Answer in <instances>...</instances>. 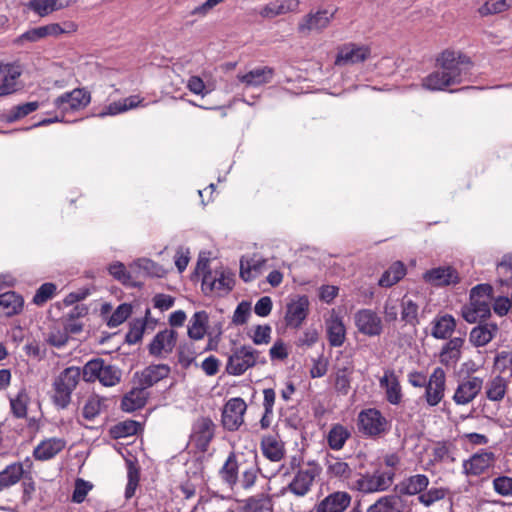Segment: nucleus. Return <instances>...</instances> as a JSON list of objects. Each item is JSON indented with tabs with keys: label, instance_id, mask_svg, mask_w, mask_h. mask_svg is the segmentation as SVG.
I'll use <instances>...</instances> for the list:
<instances>
[{
	"label": "nucleus",
	"instance_id": "1",
	"mask_svg": "<svg viewBox=\"0 0 512 512\" xmlns=\"http://www.w3.org/2000/svg\"><path fill=\"white\" fill-rule=\"evenodd\" d=\"M255 482H228L229 492L219 493L207 488L205 482H169V493L167 496L171 501L190 500L198 495V502L194 511L199 512H229L233 505V485H239L245 490L250 489ZM280 496L277 493H270L259 499L251 497L239 512H272L270 508V497Z\"/></svg>",
	"mask_w": 512,
	"mask_h": 512
},
{
	"label": "nucleus",
	"instance_id": "2",
	"mask_svg": "<svg viewBox=\"0 0 512 512\" xmlns=\"http://www.w3.org/2000/svg\"><path fill=\"white\" fill-rule=\"evenodd\" d=\"M441 71H433L423 79V87L431 91L445 90L447 87L464 82L463 69L458 67L456 52L444 50L437 58Z\"/></svg>",
	"mask_w": 512,
	"mask_h": 512
},
{
	"label": "nucleus",
	"instance_id": "3",
	"mask_svg": "<svg viewBox=\"0 0 512 512\" xmlns=\"http://www.w3.org/2000/svg\"><path fill=\"white\" fill-rule=\"evenodd\" d=\"M429 484L430 482H399L395 485V491L407 496L416 495L418 501L427 507L446 498L452 504L453 493L444 487Z\"/></svg>",
	"mask_w": 512,
	"mask_h": 512
},
{
	"label": "nucleus",
	"instance_id": "4",
	"mask_svg": "<svg viewBox=\"0 0 512 512\" xmlns=\"http://www.w3.org/2000/svg\"><path fill=\"white\" fill-rule=\"evenodd\" d=\"M232 353L228 356L226 364V373L233 376H241L248 369L257 364H267V359L260 356V351L250 345H242L232 348Z\"/></svg>",
	"mask_w": 512,
	"mask_h": 512
},
{
	"label": "nucleus",
	"instance_id": "5",
	"mask_svg": "<svg viewBox=\"0 0 512 512\" xmlns=\"http://www.w3.org/2000/svg\"><path fill=\"white\" fill-rule=\"evenodd\" d=\"M80 377V368L76 366L67 367L60 372L53 382L55 394L52 400L55 406L60 409L68 407L71 401V394L78 385Z\"/></svg>",
	"mask_w": 512,
	"mask_h": 512
},
{
	"label": "nucleus",
	"instance_id": "6",
	"mask_svg": "<svg viewBox=\"0 0 512 512\" xmlns=\"http://www.w3.org/2000/svg\"><path fill=\"white\" fill-rule=\"evenodd\" d=\"M357 426L363 435L376 438L389 431L390 423L377 408H366L359 412Z\"/></svg>",
	"mask_w": 512,
	"mask_h": 512
},
{
	"label": "nucleus",
	"instance_id": "7",
	"mask_svg": "<svg viewBox=\"0 0 512 512\" xmlns=\"http://www.w3.org/2000/svg\"><path fill=\"white\" fill-rule=\"evenodd\" d=\"M247 410V404L241 397H234L225 404L221 422L225 430L234 432L244 423V414Z\"/></svg>",
	"mask_w": 512,
	"mask_h": 512
},
{
	"label": "nucleus",
	"instance_id": "8",
	"mask_svg": "<svg viewBox=\"0 0 512 512\" xmlns=\"http://www.w3.org/2000/svg\"><path fill=\"white\" fill-rule=\"evenodd\" d=\"M91 101V94L85 88H75L71 92H65L54 100V106L61 110L62 114L69 111H77L85 108Z\"/></svg>",
	"mask_w": 512,
	"mask_h": 512
},
{
	"label": "nucleus",
	"instance_id": "9",
	"mask_svg": "<svg viewBox=\"0 0 512 512\" xmlns=\"http://www.w3.org/2000/svg\"><path fill=\"white\" fill-rule=\"evenodd\" d=\"M214 436L215 424L210 417H200L193 424L191 440L198 451L205 453Z\"/></svg>",
	"mask_w": 512,
	"mask_h": 512
},
{
	"label": "nucleus",
	"instance_id": "10",
	"mask_svg": "<svg viewBox=\"0 0 512 512\" xmlns=\"http://www.w3.org/2000/svg\"><path fill=\"white\" fill-rule=\"evenodd\" d=\"M422 278L434 287L456 285L461 280L458 271L450 265L431 268L423 273Z\"/></svg>",
	"mask_w": 512,
	"mask_h": 512
},
{
	"label": "nucleus",
	"instance_id": "11",
	"mask_svg": "<svg viewBox=\"0 0 512 512\" xmlns=\"http://www.w3.org/2000/svg\"><path fill=\"white\" fill-rule=\"evenodd\" d=\"M178 332L174 329H164L156 333L147 349L151 356L162 358L163 351L169 354L176 347Z\"/></svg>",
	"mask_w": 512,
	"mask_h": 512
},
{
	"label": "nucleus",
	"instance_id": "12",
	"mask_svg": "<svg viewBox=\"0 0 512 512\" xmlns=\"http://www.w3.org/2000/svg\"><path fill=\"white\" fill-rule=\"evenodd\" d=\"M354 322L358 331L366 336H379L383 332L381 318L371 309L356 312Z\"/></svg>",
	"mask_w": 512,
	"mask_h": 512
},
{
	"label": "nucleus",
	"instance_id": "13",
	"mask_svg": "<svg viewBox=\"0 0 512 512\" xmlns=\"http://www.w3.org/2000/svg\"><path fill=\"white\" fill-rule=\"evenodd\" d=\"M371 55L369 46H358L355 43H348L343 45L335 59V65L344 66L350 64H358L366 61Z\"/></svg>",
	"mask_w": 512,
	"mask_h": 512
},
{
	"label": "nucleus",
	"instance_id": "14",
	"mask_svg": "<svg viewBox=\"0 0 512 512\" xmlns=\"http://www.w3.org/2000/svg\"><path fill=\"white\" fill-rule=\"evenodd\" d=\"M309 298L307 295L298 296L286 305L285 322L293 328H299L309 314Z\"/></svg>",
	"mask_w": 512,
	"mask_h": 512
},
{
	"label": "nucleus",
	"instance_id": "15",
	"mask_svg": "<svg viewBox=\"0 0 512 512\" xmlns=\"http://www.w3.org/2000/svg\"><path fill=\"white\" fill-rule=\"evenodd\" d=\"M445 371L441 367L434 369L426 385L424 397L430 407L437 406L444 397L445 392Z\"/></svg>",
	"mask_w": 512,
	"mask_h": 512
},
{
	"label": "nucleus",
	"instance_id": "16",
	"mask_svg": "<svg viewBox=\"0 0 512 512\" xmlns=\"http://www.w3.org/2000/svg\"><path fill=\"white\" fill-rule=\"evenodd\" d=\"M483 385V379L474 376L470 379L463 380L456 388L453 395V401L457 405H465L474 400L477 395L481 392Z\"/></svg>",
	"mask_w": 512,
	"mask_h": 512
},
{
	"label": "nucleus",
	"instance_id": "17",
	"mask_svg": "<svg viewBox=\"0 0 512 512\" xmlns=\"http://www.w3.org/2000/svg\"><path fill=\"white\" fill-rule=\"evenodd\" d=\"M495 461V454L484 449L473 454L469 459L463 461L464 473L478 476L482 474Z\"/></svg>",
	"mask_w": 512,
	"mask_h": 512
},
{
	"label": "nucleus",
	"instance_id": "18",
	"mask_svg": "<svg viewBox=\"0 0 512 512\" xmlns=\"http://www.w3.org/2000/svg\"><path fill=\"white\" fill-rule=\"evenodd\" d=\"M24 298L16 291L10 290L0 294V318H11L22 313Z\"/></svg>",
	"mask_w": 512,
	"mask_h": 512
},
{
	"label": "nucleus",
	"instance_id": "19",
	"mask_svg": "<svg viewBox=\"0 0 512 512\" xmlns=\"http://www.w3.org/2000/svg\"><path fill=\"white\" fill-rule=\"evenodd\" d=\"M335 12L329 13L328 10H319L315 14L309 13L305 15L302 21L298 24V32L305 33L313 29L322 31L325 29L331 19H333Z\"/></svg>",
	"mask_w": 512,
	"mask_h": 512
},
{
	"label": "nucleus",
	"instance_id": "20",
	"mask_svg": "<svg viewBox=\"0 0 512 512\" xmlns=\"http://www.w3.org/2000/svg\"><path fill=\"white\" fill-rule=\"evenodd\" d=\"M456 330V319L452 314H438L431 322V336L435 339L448 340Z\"/></svg>",
	"mask_w": 512,
	"mask_h": 512
},
{
	"label": "nucleus",
	"instance_id": "21",
	"mask_svg": "<svg viewBox=\"0 0 512 512\" xmlns=\"http://www.w3.org/2000/svg\"><path fill=\"white\" fill-rule=\"evenodd\" d=\"M327 339L331 347H341L346 339V327L342 318L334 310L329 319L325 321Z\"/></svg>",
	"mask_w": 512,
	"mask_h": 512
},
{
	"label": "nucleus",
	"instance_id": "22",
	"mask_svg": "<svg viewBox=\"0 0 512 512\" xmlns=\"http://www.w3.org/2000/svg\"><path fill=\"white\" fill-rule=\"evenodd\" d=\"M4 73L1 77L0 96H7L15 93L20 88L17 87L16 80L22 74V66L16 62L3 65Z\"/></svg>",
	"mask_w": 512,
	"mask_h": 512
},
{
	"label": "nucleus",
	"instance_id": "23",
	"mask_svg": "<svg viewBox=\"0 0 512 512\" xmlns=\"http://www.w3.org/2000/svg\"><path fill=\"white\" fill-rule=\"evenodd\" d=\"M204 252H200L196 267L191 274V280H197L202 274L201 289L204 295H210L215 290V281H210L212 270L209 266V258L204 256Z\"/></svg>",
	"mask_w": 512,
	"mask_h": 512
},
{
	"label": "nucleus",
	"instance_id": "24",
	"mask_svg": "<svg viewBox=\"0 0 512 512\" xmlns=\"http://www.w3.org/2000/svg\"><path fill=\"white\" fill-rule=\"evenodd\" d=\"M66 446V441L62 438H48L41 441L33 451L36 460L46 461L55 457Z\"/></svg>",
	"mask_w": 512,
	"mask_h": 512
},
{
	"label": "nucleus",
	"instance_id": "25",
	"mask_svg": "<svg viewBox=\"0 0 512 512\" xmlns=\"http://www.w3.org/2000/svg\"><path fill=\"white\" fill-rule=\"evenodd\" d=\"M143 431V423L133 419H126L111 426L108 430V435L112 440H118L121 438L138 436L142 434Z\"/></svg>",
	"mask_w": 512,
	"mask_h": 512
},
{
	"label": "nucleus",
	"instance_id": "26",
	"mask_svg": "<svg viewBox=\"0 0 512 512\" xmlns=\"http://www.w3.org/2000/svg\"><path fill=\"white\" fill-rule=\"evenodd\" d=\"M209 331V315L205 310L193 314L187 327V335L191 340L203 339Z\"/></svg>",
	"mask_w": 512,
	"mask_h": 512
},
{
	"label": "nucleus",
	"instance_id": "27",
	"mask_svg": "<svg viewBox=\"0 0 512 512\" xmlns=\"http://www.w3.org/2000/svg\"><path fill=\"white\" fill-rule=\"evenodd\" d=\"M405 496L407 495L394 490V494L381 497L368 508L367 512H402Z\"/></svg>",
	"mask_w": 512,
	"mask_h": 512
},
{
	"label": "nucleus",
	"instance_id": "28",
	"mask_svg": "<svg viewBox=\"0 0 512 512\" xmlns=\"http://www.w3.org/2000/svg\"><path fill=\"white\" fill-rule=\"evenodd\" d=\"M351 497L347 492H335L321 501L317 512H342L350 504Z\"/></svg>",
	"mask_w": 512,
	"mask_h": 512
},
{
	"label": "nucleus",
	"instance_id": "29",
	"mask_svg": "<svg viewBox=\"0 0 512 512\" xmlns=\"http://www.w3.org/2000/svg\"><path fill=\"white\" fill-rule=\"evenodd\" d=\"M274 69L269 66L255 68L244 75H238L241 83L247 86H260L271 82L274 76Z\"/></svg>",
	"mask_w": 512,
	"mask_h": 512
},
{
	"label": "nucleus",
	"instance_id": "30",
	"mask_svg": "<svg viewBox=\"0 0 512 512\" xmlns=\"http://www.w3.org/2000/svg\"><path fill=\"white\" fill-rule=\"evenodd\" d=\"M40 107L38 101L25 102L13 106L8 112L0 113V121L5 123H14L35 112Z\"/></svg>",
	"mask_w": 512,
	"mask_h": 512
},
{
	"label": "nucleus",
	"instance_id": "31",
	"mask_svg": "<svg viewBox=\"0 0 512 512\" xmlns=\"http://www.w3.org/2000/svg\"><path fill=\"white\" fill-rule=\"evenodd\" d=\"M150 315V308H146L145 315L142 318H135L129 322V331L125 335L124 342L134 345L142 341L147 330V319Z\"/></svg>",
	"mask_w": 512,
	"mask_h": 512
},
{
	"label": "nucleus",
	"instance_id": "32",
	"mask_svg": "<svg viewBox=\"0 0 512 512\" xmlns=\"http://www.w3.org/2000/svg\"><path fill=\"white\" fill-rule=\"evenodd\" d=\"M264 259L255 260L253 258L246 259L244 256L240 259L239 276L244 282H250L256 278L265 265Z\"/></svg>",
	"mask_w": 512,
	"mask_h": 512
},
{
	"label": "nucleus",
	"instance_id": "33",
	"mask_svg": "<svg viewBox=\"0 0 512 512\" xmlns=\"http://www.w3.org/2000/svg\"><path fill=\"white\" fill-rule=\"evenodd\" d=\"M351 437V432L342 424L332 425L327 435V444L332 450H340Z\"/></svg>",
	"mask_w": 512,
	"mask_h": 512
},
{
	"label": "nucleus",
	"instance_id": "34",
	"mask_svg": "<svg viewBox=\"0 0 512 512\" xmlns=\"http://www.w3.org/2000/svg\"><path fill=\"white\" fill-rule=\"evenodd\" d=\"M263 455L273 462H278L284 457V446L273 436H264L261 440Z\"/></svg>",
	"mask_w": 512,
	"mask_h": 512
},
{
	"label": "nucleus",
	"instance_id": "35",
	"mask_svg": "<svg viewBox=\"0 0 512 512\" xmlns=\"http://www.w3.org/2000/svg\"><path fill=\"white\" fill-rule=\"evenodd\" d=\"M508 390V381L501 375H497L487 383L486 397L490 401L503 400Z\"/></svg>",
	"mask_w": 512,
	"mask_h": 512
},
{
	"label": "nucleus",
	"instance_id": "36",
	"mask_svg": "<svg viewBox=\"0 0 512 512\" xmlns=\"http://www.w3.org/2000/svg\"><path fill=\"white\" fill-rule=\"evenodd\" d=\"M163 366H157L156 364H150L145 367L141 372H136L135 376H139V384L143 385L145 389L154 386L159 381L163 380V375H160V370H165Z\"/></svg>",
	"mask_w": 512,
	"mask_h": 512
},
{
	"label": "nucleus",
	"instance_id": "37",
	"mask_svg": "<svg viewBox=\"0 0 512 512\" xmlns=\"http://www.w3.org/2000/svg\"><path fill=\"white\" fill-rule=\"evenodd\" d=\"M133 313V306L131 303H121L116 309L112 312V314L105 319V324L109 328H115L126 322Z\"/></svg>",
	"mask_w": 512,
	"mask_h": 512
},
{
	"label": "nucleus",
	"instance_id": "38",
	"mask_svg": "<svg viewBox=\"0 0 512 512\" xmlns=\"http://www.w3.org/2000/svg\"><path fill=\"white\" fill-rule=\"evenodd\" d=\"M137 267L139 270H143L148 277L163 278L167 274V270L164 269L159 263L149 258H138L132 264L131 268Z\"/></svg>",
	"mask_w": 512,
	"mask_h": 512
},
{
	"label": "nucleus",
	"instance_id": "39",
	"mask_svg": "<svg viewBox=\"0 0 512 512\" xmlns=\"http://www.w3.org/2000/svg\"><path fill=\"white\" fill-rule=\"evenodd\" d=\"M493 340V333L488 331L486 322H480L477 326L473 327L469 341L474 347H483Z\"/></svg>",
	"mask_w": 512,
	"mask_h": 512
},
{
	"label": "nucleus",
	"instance_id": "40",
	"mask_svg": "<svg viewBox=\"0 0 512 512\" xmlns=\"http://www.w3.org/2000/svg\"><path fill=\"white\" fill-rule=\"evenodd\" d=\"M104 359L93 358L89 360L81 369V375L85 382L93 383L99 380L101 371L103 370Z\"/></svg>",
	"mask_w": 512,
	"mask_h": 512
},
{
	"label": "nucleus",
	"instance_id": "41",
	"mask_svg": "<svg viewBox=\"0 0 512 512\" xmlns=\"http://www.w3.org/2000/svg\"><path fill=\"white\" fill-rule=\"evenodd\" d=\"M418 308L416 302L404 297L401 301V320L404 321L406 325L416 327L419 324Z\"/></svg>",
	"mask_w": 512,
	"mask_h": 512
},
{
	"label": "nucleus",
	"instance_id": "42",
	"mask_svg": "<svg viewBox=\"0 0 512 512\" xmlns=\"http://www.w3.org/2000/svg\"><path fill=\"white\" fill-rule=\"evenodd\" d=\"M0 480H32L30 472L24 469L20 462L8 465L0 472Z\"/></svg>",
	"mask_w": 512,
	"mask_h": 512
},
{
	"label": "nucleus",
	"instance_id": "43",
	"mask_svg": "<svg viewBox=\"0 0 512 512\" xmlns=\"http://www.w3.org/2000/svg\"><path fill=\"white\" fill-rule=\"evenodd\" d=\"M215 274L219 276L211 275L210 279V281H215V289L225 291L226 294L231 292L235 285V274L231 270L221 272L215 270Z\"/></svg>",
	"mask_w": 512,
	"mask_h": 512
},
{
	"label": "nucleus",
	"instance_id": "44",
	"mask_svg": "<svg viewBox=\"0 0 512 512\" xmlns=\"http://www.w3.org/2000/svg\"><path fill=\"white\" fill-rule=\"evenodd\" d=\"M108 398L100 397L96 393H93L87 399L82 415L86 420H93L102 410V401H106Z\"/></svg>",
	"mask_w": 512,
	"mask_h": 512
},
{
	"label": "nucleus",
	"instance_id": "45",
	"mask_svg": "<svg viewBox=\"0 0 512 512\" xmlns=\"http://www.w3.org/2000/svg\"><path fill=\"white\" fill-rule=\"evenodd\" d=\"M121 370L114 365L103 364V370L101 371L99 382L105 387H112L117 385L121 381Z\"/></svg>",
	"mask_w": 512,
	"mask_h": 512
},
{
	"label": "nucleus",
	"instance_id": "46",
	"mask_svg": "<svg viewBox=\"0 0 512 512\" xmlns=\"http://www.w3.org/2000/svg\"><path fill=\"white\" fill-rule=\"evenodd\" d=\"M57 286L53 282H45L36 290L32 302L37 306H43L54 297Z\"/></svg>",
	"mask_w": 512,
	"mask_h": 512
},
{
	"label": "nucleus",
	"instance_id": "47",
	"mask_svg": "<svg viewBox=\"0 0 512 512\" xmlns=\"http://www.w3.org/2000/svg\"><path fill=\"white\" fill-rule=\"evenodd\" d=\"M380 384L382 387L386 386V400L392 405L400 404L402 400V392L398 379L393 377L392 383L388 385V380L385 376L380 380Z\"/></svg>",
	"mask_w": 512,
	"mask_h": 512
},
{
	"label": "nucleus",
	"instance_id": "48",
	"mask_svg": "<svg viewBox=\"0 0 512 512\" xmlns=\"http://www.w3.org/2000/svg\"><path fill=\"white\" fill-rule=\"evenodd\" d=\"M148 402V394L147 395H136L134 398H129L128 396H122L120 409L126 413H133L137 410L143 409Z\"/></svg>",
	"mask_w": 512,
	"mask_h": 512
},
{
	"label": "nucleus",
	"instance_id": "49",
	"mask_svg": "<svg viewBox=\"0 0 512 512\" xmlns=\"http://www.w3.org/2000/svg\"><path fill=\"white\" fill-rule=\"evenodd\" d=\"M27 400L28 395L25 389L19 391L17 396L14 399H11V411L14 417L21 419L27 416Z\"/></svg>",
	"mask_w": 512,
	"mask_h": 512
},
{
	"label": "nucleus",
	"instance_id": "50",
	"mask_svg": "<svg viewBox=\"0 0 512 512\" xmlns=\"http://www.w3.org/2000/svg\"><path fill=\"white\" fill-rule=\"evenodd\" d=\"M251 302L248 300L241 301L234 310L232 317V324L235 326H241L248 322L251 316Z\"/></svg>",
	"mask_w": 512,
	"mask_h": 512
},
{
	"label": "nucleus",
	"instance_id": "51",
	"mask_svg": "<svg viewBox=\"0 0 512 512\" xmlns=\"http://www.w3.org/2000/svg\"><path fill=\"white\" fill-rule=\"evenodd\" d=\"M90 295V289L89 288H82L79 291L76 292H70L66 297L63 299L62 302H56L52 305V309L57 310L60 312L62 310V306H71L75 303H78L80 301L85 300Z\"/></svg>",
	"mask_w": 512,
	"mask_h": 512
},
{
	"label": "nucleus",
	"instance_id": "52",
	"mask_svg": "<svg viewBox=\"0 0 512 512\" xmlns=\"http://www.w3.org/2000/svg\"><path fill=\"white\" fill-rule=\"evenodd\" d=\"M272 328L269 324L256 325L253 329V334L248 336L251 338L255 345L269 344L271 341Z\"/></svg>",
	"mask_w": 512,
	"mask_h": 512
},
{
	"label": "nucleus",
	"instance_id": "53",
	"mask_svg": "<svg viewBox=\"0 0 512 512\" xmlns=\"http://www.w3.org/2000/svg\"><path fill=\"white\" fill-rule=\"evenodd\" d=\"M220 474L224 480H238V463L234 452L229 454L224 465L220 469Z\"/></svg>",
	"mask_w": 512,
	"mask_h": 512
},
{
	"label": "nucleus",
	"instance_id": "54",
	"mask_svg": "<svg viewBox=\"0 0 512 512\" xmlns=\"http://www.w3.org/2000/svg\"><path fill=\"white\" fill-rule=\"evenodd\" d=\"M58 0H30L27 7L38 14L40 17H45L55 11V2Z\"/></svg>",
	"mask_w": 512,
	"mask_h": 512
},
{
	"label": "nucleus",
	"instance_id": "55",
	"mask_svg": "<svg viewBox=\"0 0 512 512\" xmlns=\"http://www.w3.org/2000/svg\"><path fill=\"white\" fill-rule=\"evenodd\" d=\"M92 482H73L70 500L73 503H82L88 493L93 489Z\"/></svg>",
	"mask_w": 512,
	"mask_h": 512
},
{
	"label": "nucleus",
	"instance_id": "56",
	"mask_svg": "<svg viewBox=\"0 0 512 512\" xmlns=\"http://www.w3.org/2000/svg\"><path fill=\"white\" fill-rule=\"evenodd\" d=\"M512 7V0H496L494 2H486L481 8L482 15L502 13Z\"/></svg>",
	"mask_w": 512,
	"mask_h": 512
},
{
	"label": "nucleus",
	"instance_id": "57",
	"mask_svg": "<svg viewBox=\"0 0 512 512\" xmlns=\"http://www.w3.org/2000/svg\"><path fill=\"white\" fill-rule=\"evenodd\" d=\"M108 272L113 278L121 282L123 285H128L131 279V274L126 270L125 265L120 261H115L108 266Z\"/></svg>",
	"mask_w": 512,
	"mask_h": 512
},
{
	"label": "nucleus",
	"instance_id": "58",
	"mask_svg": "<svg viewBox=\"0 0 512 512\" xmlns=\"http://www.w3.org/2000/svg\"><path fill=\"white\" fill-rule=\"evenodd\" d=\"M493 367L500 373L510 369V378H512V351L498 352L494 358Z\"/></svg>",
	"mask_w": 512,
	"mask_h": 512
},
{
	"label": "nucleus",
	"instance_id": "59",
	"mask_svg": "<svg viewBox=\"0 0 512 512\" xmlns=\"http://www.w3.org/2000/svg\"><path fill=\"white\" fill-rule=\"evenodd\" d=\"M42 38L40 27H35L27 30L26 32L22 33L21 35L17 36L15 39H13L12 44L17 47L23 46L26 42H38Z\"/></svg>",
	"mask_w": 512,
	"mask_h": 512
},
{
	"label": "nucleus",
	"instance_id": "60",
	"mask_svg": "<svg viewBox=\"0 0 512 512\" xmlns=\"http://www.w3.org/2000/svg\"><path fill=\"white\" fill-rule=\"evenodd\" d=\"M19 482H0V501L14 502L20 500L19 494L17 493L18 487L16 486Z\"/></svg>",
	"mask_w": 512,
	"mask_h": 512
},
{
	"label": "nucleus",
	"instance_id": "61",
	"mask_svg": "<svg viewBox=\"0 0 512 512\" xmlns=\"http://www.w3.org/2000/svg\"><path fill=\"white\" fill-rule=\"evenodd\" d=\"M310 484L311 482H289L281 488V495L292 493L298 497L304 496L310 491Z\"/></svg>",
	"mask_w": 512,
	"mask_h": 512
},
{
	"label": "nucleus",
	"instance_id": "62",
	"mask_svg": "<svg viewBox=\"0 0 512 512\" xmlns=\"http://www.w3.org/2000/svg\"><path fill=\"white\" fill-rule=\"evenodd\" d=\"M388 483L389 482H353L351 487L364 493H373L387 490L389 488Z\"/></svg>",
	"mask_w": 512,
	"mask_h": 512
},
{
	"label": "nucleus",
	"instance_id": "63",
	"mask_svg": "<svg viewBox=\"0 0 512 512\" xmlns=\"http://www.w3.org/2000/svg\"><path fill=\"white\" fill-rule=\"evenodd\" d=\"M269 355L272 361H283L288 358L289 351L285 342L279 338L277 339L269 350Z\"/></svg>",
	"mask_w": 512,
	"mask_h": 512
},
{
	"label": "nucleus",
	"instance_id": "64",
	"mask_svg": "<svg viewBox=\"0 0 512 512\" xmlns=\"http://www.w3.org/2000/svg\"><path fill=\"white\" fill-rule=\"evenodd\" d=\"M492 308L498 316H506L509 310L512 309L511 300H509L507 295H499L494 299Z\"/></svg>",
	"mask_w": 512,
	"mask_h": 512
}]
</instances>
